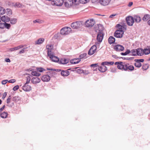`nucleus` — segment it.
Instances as JSON below:
<instances>
[{"mask_svg": "<svg viewBox=\"0 0 150 150\" xmlns=\"http://www.w3.org/2000/svg\"><path fill=\"white\" fill-rule=\"evenodd\" d=\"M115 64H118L117 67L118 69H123L125 71L129 70L131 71L134 70V67L132 65H129L128 63H123L122 62H116Z\"/></svg>", "mask_w": 150, "mask_h": 150, "instance_id": "1", "label": "nucleus"}, {"mask_svg": "<svg viewBox=\"0 0 150 150\" xmlns=\"http://www.w3.org/2000/svg\"><path fill=\"white\" fill-rule=\"evenodd\" d=\"M97 29L95 30L96 32L98 33L97 35V39L99 42H101L102 41L103 38L104 34L103 31V26L100 25H98L97 27H96Z\"/></svg>", "mask_w": 150, "mask_h": 150, "instance_id": "2", "label": "nucleus"}, {"mask_svg": "<svg viewBox=\"0 0 150 150\" xmlns=\"http://www.w3.org/2000/svg\"><path fill=\"white\" fill-rule=\"evenodd\" d=\"M30 76H28L27 77L26 82L23 86V89L25 91H29L31 89V87L27 85V84L30 82Z\"/></svg>", "mask_w": 150, "mask_h": 150, "instance_id": "3", "label": "nucleus"}, {"mask_svg": "<svg viewBox=\"0 0 150 150\" xmlns=\"http://www.w3.org/2000/svg\"><path fill=\"white\" fill-rule=\"evenodd\" d=\"M64 4L65 6L67 7L73 6H75L78 5V4L75 3V0H65Z\"/></svg>", "mask_w": 150, "mask_h": 150, "instance_id": "4", "label": "nucleus"}, {"mask_svg": "<svg viewBox=\"0 0 150 150\" xmlns=\"http://www.w3.org/2000/svg\"><path fill=\"white\" fill-rule=\"evenodd\" d=\"M71 31L70 28L66 27L62 28L60 30V34L63 35H66L69 34Z\"/></svg>", "mask_w": 150, "mask_h": 150, "instance_id": "5", "label": "nucleus"}, {"mask_svg": "<svg viewBox=\"0 0 150 150\" xmlns=\"http://www.w3.org/2000/svg\"><path fill=\"white\" fill-rule=\"evenodd\" d=\"M82 25L81 21H79L74 22L71 24V27L74 29H77L82 26Z\"/></svg>", "mask_w": 150, "mask_h": 150, "instance_id": "6", "label": "nucleus"}, {"mask_svg": "<svg viewBox=\"0 0 150 150\" xmlns=\"http://www.w3.org/2000/svg\"><path fill=\"white\" fill-rule=\"evenodd\" d=\"M126 21L127 24L130 26L133 25L134 22L133 17L131 16L127 17L126 18Z\"/></svg>", "mask_w": 150, "mask_h": 150, "instance_id": "7", "label": "nucleus"}, {"mask_svg": "<svg viewBox=\"0 0 150 150\" xmlns=\"http://www.w3.org/2000/svg\"><path fill=\"white\" fill-rule=\"evenodd\" d=\"M64 0H53L51 1V4L53 5L61 6L63 4Z\"/></svg>", "mask_w": 150, "mask_h": 150, "instance_id": "8", "label": "nucleus"}, {"mask_svg": "<svg viewBox=\"0 0 150 150\" xmlns=\"http://www.w3.org/2000/svg\"><path fill=\"white\" fill-rule=\"evenodd\" d=\"M124 31L123 30H117L116 31L114 34V36L117 38H121L124 34Z\"/></svg>", "mask_w": 150, "mask_h": 150, "instance_id": "9", "label": "nucleus"}, {"mask_svg": "<svg viewBox=\"0 0 150 150\" xmlns=\"http://www.w3.org/2000/svg\"><path fill=\"white\" fill-rule=\"evenodd\" d=\"M95 23L93 19H88L86 21L85 25L86 27L90 28L93 26Z\"/></svg>", "mask_w": 150, "mask_h": 150, "instance_id": "10", "label": "nucleus"}, {"mask_svg": "<svg viewBox=\"0 0 150 150\" xmlns=\"http://www.w3.org/2000/svg\"><path fill=\"white\" fill-rule=\"evenodd\" d=\"M53 48V46L51 44H48L46 46V48L47 50L48 55L54 52Z\"/></svg>", "mask_w": 150, "mask_h": 150, "instance_id": "11", "label": "nucleus"}, {"mask_svg": "<svg viewBox=\"0 0 150 150\" xmlns=\"http://www.w3.org/2000/svg\"><path fill=\"white\" fill-rule=\"evenodd\" d=\"M48 56L53 62H57L59 61V59L58 57L54 55V52Z\"/></svg>", "mask_w": 150, "mask_h": 150, "instance_id": "12", "label": "nucleus"}, {"mask_svg": "<svg viewBox=\"0 0 150 150\" xmlns=\"http://www.w3.org/2000/svg\"><path fill=\"white\" fill-rule=\"evenodd\" d=\"M97 49V47L95 45H93L90 49L88 52V54L92 55L95 53Z\"/></svg>", "mask_w": 150, "mask_h": 150, "instance_id": "13", "label": "nucleus"}, {"mask_svg": "<svg viewBox=\"0 0 150 150\" xmlns=\"http://www.w3.org/2000/svg\"><path fill=\"white\" fill-rule=\"evenodd\" d=\"M114 49L117 51H122L124 50V47L121 45H117L114 47Z\"/></svg>", "mask_w": 150, "mask_h": 150, "instance_id": "14", "label": "nucleus"}, {"mask_svg": "<svg viewBox=\"0 0 150 150\" xmlns=\"http://www.w3.org/2000/svg\"><path fill=\"white\" fill-rule=\"evenodd\" d=\"M111 0H100V4L104 6L108 5L110 2Z\"/></svg>", "mask_w": 150, "mask_h": 150, "instance_id": "15", "label": "nucleus"}, {"mask_svg": "<svg viewBox=\"0 0 150 150\" xmlns=\"http://www.w3.org/2000/svg\"><path fill=\"white\" fill-rule=\"evenodd\" d=\"M42 80L44 82H48L50 79V77L47 75H44L41 77Z\"/></svg>", "mask_w": 150, "mask_h": 150, "instance_id": "16", "label": "nucleus"}, {"mask_svg": "<svg viewBox=\"0 0 150 150\" xmlns=\"http://www.w3.org/2000/svg\"><path fill=\"white\" fill-rule=\"evenodd\" d=\"M89 0H75V3L78 4V5L79 3L85 4L87 3Z\"/></svg>", "mask_w": 150, "mask_h": 150, "instance_id": "17", "label": "nucleus"}, {"mask_svg": "<svg viewBox=\"0 0 150 150\" xmlns=\"http://www.w3.org/2000/svg\"><path fill=\"white\" fill-rule=\"evenodd\" d=\"M1 20L5 23L8 22L10 21V19L9 17L7 16H4L1 17Z\"/></svg>", "mask_w": 150, "mask_h": 150, "instance_id": "18", "label": "nucleus"}, {"mask_svg": "<svg viewBox=\"0 0 150 150\" xmlns=\"http://www.w3.org/2000/svg\"><path fill=\"white\" fill-rule=\"evenodd\" d=\"M98 69L100 71L102 72H104L107 70L106 67L105 66H99Z\"/></svg>", "mask_w": 150, "mask_h": 150, "instance_id": "19", "label": "nucleus"}, {"mask_svg": "<svg viewBox=\"0 0 150 150\" xmlns=\"http://www.w3.org/2000/svg\"><path fill=\"white\" fill-rule=\"evenodd\" d=\"M134 20L135 22L137 23H139L140 22L141 20V19L140 17L139 16L135 15L134 16Z\"/></svg>", "mask_w": 150, "mask_h": 150, "instance_id": "20", "label": "nucleus"}, {"mask_svg": "<svg viewBox=\"0 0 150 150\" xmlns=\"http://www.w3.org/2000/svg\"><path fill=\"white\" fill-rule=\"evenodd\" d=\"M61 75L64 76H67L69 75V72L67 70H62L61 72Z\"/></svg>", "mask_w": 150, "mask_h": 150, "instance_id": "21", "label": "nucleus"}, {"mask_svg": "<svg viewBox=\"0 0 150 150\" xmlns=\"http://www.w3.org/2000/svg\"><path fill=\"white\" fill-rule=\"evenodd\" d=\"M80 61V59L79 58L74 59L71 60L70 61V62L72 64H76L78 63Z\"/></svg>", "mask_w": 150, "mask_h": 150, "instance_id": "22", "label": "nucleus"}, {"mask_svg": "<svg viewBox=\"0 0 150 150\" xmlns=\"http://www.w3.org/2000/svg\"><path fill=\"white\" fill-rule=\"evenodd\" d=\"M137 55L139 56H142L144 54V50L141 49H138L137 50Z\"/></svg>", "mask_w": 150, "mask_h": 150, "instance_id": "23", "label": "nucleus"}, {"mask_svg": "<svg viewBox=\"0 0 150 150\" xmlns=\"http://www.w3.org/2000/svg\"><path fill=\"white\" fill-rule=\"evenodd\" d=\"M69 61L68 59L65 58H62L60 60V63L63 64H65L67 63Z\"/></svg>", "mask_w": 150, "mask_h": 150, "instance_id": "24", "label": "nucleus"}, {"mask_svg": "<svg viewBox=\"0 0 150 150\" xmlns=\"http://www.w3.org/2000/svg\"><path fill=\"white\" fill-rule=\"evenodd\" d=\"M115 41V39L113 37L111 36L108 39V42L110 44L114 43Z\"/></svg>", "mask_w": 150, "mask_h": 150, "instance_id": "25", "label": "nucleus"}, {"mask_svg": "<svg viewBox=\"0 0 150 150\" xmlns=\"http://www.w3.org/2000/svg\"><path fill=\"white\" fill-rule=\"evenodd\" d=\"M150 18V15L149 14H145L142 18V20L144 21H147Z\"/></svg>", "mask_w": 150, "mask_h": 150, "instance_id": "26", "label": "nucleus"}, {"mask_svg": "<svg viewBox=\"0 0 150 150\" xmlns=\"http://www.w3.org/2000/svg\"><path fill=\"white\" fill-rule=\"evenodd\" d=\"M13 6L15 7L23 8L24 7L23 5L18 2L14 4Z\"/></svg>", "mask_w": 150, "mask_h": 150, "instance_id": "27", "label": "nucleus"}, {"mask_svg": "<svg viewBox=\"0 0 150 150\" xmlns=\"http://www.w3.org/2000/svg\"><path fill=\"white\" fill-rule=\"evenodd\" d=\"M0 115L1 117L3 118H6L8 116L7 113L5 112H4L2 113H1Z\"/></svg>", "mask_w": 150, "mask_h": 150, "instance_id": "28", "label": "nucleus"}, {"mask_svg": "<svg viewBox=\"0 0 150 150\" xmlns=\"http://www.w3.org/2000/svg\"><path fill=\"white\" fill-rule=\"evenodd\" d=\"M150 53V48L148 47L144 50V54H148Z\"/></svg>", "mask_w": 150, "mask_h": 150, "instance_id": "29", "label": "nucleus"}, {"mask_svg": "<svg viewBox=\"0 0 150 150\" xmlns=\"http://www.w3.org/2000/svg\"><path fill=\"white\" fill-rule=\"evenodd\" d=\"M10 23L12 24H15L17 22V19L16 18H12L10 19Z\"/></svg>", "mask_w": 150, "mask_h": 150, "instance_id": "30", "label": "nucleus"}, {"mask_svg": "<svg viewBox=\"0 0 150 150\" xmlns=\"http://www.w3.org/2000/svg\"><path fill=\"white\" fill-rule=\"evenodd\" d=\"M5 13V10L3 7L0 6V15H2Z\"/></svg>", "mask_w": 150, "mask_h": 150, "instance_id": "31", "label": "nucleus"}, {"mask_svg": "<svg viewBox=\"0 0 150 150\" xmlns=\"http://www.w3.org/2000/svg\"><path fill=\"white\" fill-rule=\"evenodd\" d=\"M130 53H132V56H137V50L132 49L130 51Z\"/></svg>", "mask_w": 150, "mask_h": 150, "instance_id": "32", "label": "nucleus"}, {"mask_svg": "<svg viewBox=\"0 0 150 150\" xmlns=\"http://www.w3.org/2000/svg\"><path fill=\"white\" fill-rule=\"evenodd\" d=\"M5 13L9 16L12 14V11L10 9L7 8L5 10Z\"/></svg>", "mask_w": 150, "mask_h": 150, "instance_id": "33", "label": "nucleus"}, {"mask_svg": "<svg viewBox=\"0 0 150 150\" xmlns=\"http://www.w3.org/2000/svg\"><path fill=\"white\" fill-rule=\"evenodd\" d=\"M38 77H33L32 80L31 81L33 84H36L38 83Z\"/></svg>", "mask_w": 150, "mask_h": 150, "instance_id": "34", "label": "nucleus"}, {"mask_svg": "<svg viewBox=\"0 0 150 150\" xmlns=\"http://www.w3.org/2000/svg\"><path fill=\"white\" fill-rule=\"evenodd\" d=\"M45 41L44 38H40L38 39V45L42 44Z\"/></svg>", "mask_w": 150, "mask_h": 150, "instance_id": "35", "label": "nucleus"}, {"mask_svg": "<svg viewBox=\"0 0 150 150\" xmlns=\"http://www.w3.org/2000/svg\"><path fill=\"white\" fill-rule=\"evenodd\" d=\"M117 28L119 29V30H123L125 29L124 27L122 26L120 24H117Z\"/></svg>", "mask_w": 150, "mask_h": 150, "instance_id": "36", "label": "nucleus"}, {"mask_svg": "<svg viewBox=\"0 0 150 150\" xmlns=\"http://www.w3.org/2000/svg\"><path fill=\"white\" fill-rule=\"evenodd\" d=\"M5 28L7 29H9L11 27V25L10 24L8 23H4Z\"/></svg>", "mask_w": 150, "mask_h": 150, "instance_id": "37", "label": "nucleus"}, {"mask_svg": "<svg viewBox=\"0 0 150 150\" xmlns=\"http://www.w3.org/2000/svg\"><path fill=\"white\" fill-rule=\"evenodd\" d=\"M135 66L137 67H140L142 66L141 64L139 62L137 61L135 64Z\"/></svg>", "mask_w": 150, "mask_h": 150, "instance_id": "38", "label": "nucleus"}, {"mask_svg": "<svg viewBox=\"0 0 150 150\" xmlns=\"http://www.w3.org/2000/svg\"><path fill=\"white\" fill-rule=\"evenodd\" d=\"M5 28L4 23H0V29H4Z\"/></svg>", "mask_w": 150, "mask_h": 150, "instance_id": "39", "label": "nucleus"}, {"mask_svg": "<svg viewBox=\"0 0 150 150\" xmlns=\"http://www.w3.org/2000/svg\"><path fill=\"white\" fill-rule=\"evenodd\" d=\"M99 66H98V64H93L91 65V67H93V68H96V69H98V67Z\"/></svg>", "mask_w": 150, "mask_h": 150, "instance_id": "40", "label": "nucleus"}, {"mask_svg": "<svg viewBox=\"0 0 150 150\" xmlns=\"http://www.w3.org/2000/svg\"><path fill=\"white\" fill-rule=\"evenodd\" d=\"M86 53H83V54H81L80 56L79 57H80V59H82L83 58H84L86 56Z\"/></svg>", "mask_w": 150, "mask_h": 150, "instance_id": "41", "label": "nucleus"}, {"mask_svg": "<svg viewBox=\"0 0 150 150\" xmlns=\"http://www.w3.org/2000/svg\"><path fill=\"white\" fill-rule=\"evenodd\" d=\"M18 50V46L12 48H10L9 49V50L10 51L12 52L13 51L15 50Z\"/></svg>", "mask_w": 150, "mask_h": 150, "instance_id": "42", "label": "nucleus"}, {"mask_svg": "<svg viewBox=\"0 0 150 150\" xmlns=\"http://www.w3.org/2000/svg\"><path fill=\"white\" fill-rule=\"evenodd\" d=\"M46 71L45 69H44L42 68V67H39L38 68V71L41 72L44 71Z\"/></svg>", "mask_w": 150, "mask_h": 150, "instance_id": "43", "label": "nucleus"}, {"mask_svg": "<svg viewBox=\"0 0 150 150\" xmlns=\"http://www.w3.org/2000/svg\"><path fill=\"white\" fill-rule=\"evenodd\" d=\"M31 74L34 76H38V73L37 72L35 71H33L31 73Z\"/></svg>", "mask_w": 150, "mask_h": 150, "instance_id": "44", "label": "nucleus"}, {"mask_svg": "<svg viewBox=\"0 0 150 150\" xmlns=\"http://www.w3.org/2000/svg\"><path fill=\"white\" fill-rule=\"evenodd\" d=\"M18 97L16 96H15L13 98H12V100L13 101H17L18 100Z\"/></svg>", "mask_w": 150, "mask_h": 150, "instance_id": "45", "label": "nucleus"}, {"mask_svg": "<svg viewBox=\"0 0 150 150\" xmlns=\"http://www.w3.org/2000/svg\"><path fill=\"white\" fill-rule=\"evenodd\" d=\"M11 96H10L8 98V99H7V101H6V103L8 104L10 103V100H11Z\"/></svg>", "mask_w": 150, "mask_h": 150, "instance_id": "46", "label": "nucleus"}, {"mask_svg": "<svg viewBox=\"0 0 150 150\" xmlns=\"http://www.w3.org/2000/svg\"><path fill=\"white\" fill-rule=\"evenodd\" d=\"M7 82H8V80H4L1 81V83L3 85H4L6 84Z\"/></svg>", "mask_w": 150, "mask_h": 150, "instance_id": "47", "label": "nucleus"}, {"mask_svg": "<svg viewBox=\"0 0 150 150\" xmlns=\"http://www.w3.org/2000/svg\"><path fill=\"white\" fill-rule=\"evenodd\" d=\"M19 88V86L18 85H17L16 86H14L13 88V90L14 91H15L16 90H18Z\"/></svg>", "mask_w": 150, "mask_h": 150, "instance_id": "48", "label": "nucleus"}, {"mask_svg": "<svg viewBox=\"0 0 150 150\" xmlns=\"http://www.w3.org/2000/svg\"><path fill=\"white\" fill-rule=\"evenodd\" d=\"M26 48H27V47H26ZM25 49L26 48H23V49L19 52V53L21 54L24 53L25 52Z\"/></svg>", "mask_w": 150, "mask_h": 150, "instance_id": "49", "label": "nucleus"}, {"mask_svg": "<svg viewBox=\"0 0 150 150\" xmlns=\"http://www.w3.org/2000/svg\"><path fill=\"white\" fill-rule=\"evenodd\" d=\"M77 72L79 73H82L83 72V71L81 69H79L77 70Z\"/></svg>", "mask_w": 150, "mask_h": 150, "instance_id": "50", "label": "nucleus"}, {"mask_svg": "<svg viewBox=\"0 0 150 150\" xmlns=\"http://www.w3.org/2000/svg\"><path fill=\"white\" fill-rule=\"evenodd\" d=\"M100 1L99 0H92V2L93 3L96 4Z\"/></svg>", "mask_w": 150, "mask_h": 150, "instance_id": "51", "label": "nucleus"}, {"mask_svg": "<svg viewBox=\"0 0 150 150\" xmlns=\"http://www.w3.org/2000/svg\"><path fill=\"white\" fill-rule=\"evenodd\" d=\"M16 81V80L14 79H12L10 80L9 81H8V82L10 83H14Z\"/></svg>", "mask_w": 150, "mask_h": 150, "instance_id": "52", "label": "nucleus"}, {"mask_svg": "<svg viewBox=\"0 0 150 150\" xmlns=\"http://www.w3.org/2000/svg\"><path fill=\"white\" fill-rule=\"evenodd\" d=\"M108 62H103L102 63L101 65H103V66H104V65H108Z\"/></svg>", "mask_w": 150, "mask_h": 150, "instance_id": "53", "label": "nucleus"}, {"mask_svg": "<svg viewBox=\"0 0 150 150\" xmlns=\"http://www.w3.org/2000/svg\"><path fill=\"white\" fill-rule=\"evenodd\" d=\"M7 95V93L5 92L4 93L3 96L2 97V98L3 99H4L6 97Z\"/></svg>", "mask_w": 150, "mask_h": 150, "instance_id": "54", "label": "nucleus"}, {"mask_svg": "<svg viewBox=\"0 0 150 150\" xmlns=\"http://www.w3.org/2000/svg\"><path fill=\"white\" fill-rule=\"evenodd\" d=\"M5 61L6 62H11L9 58H6L5 59Z\"/></svg>", "mask_w": 150, "mask_h": 150, "instance_id": "55", "label": "nucleus"}, {"mask_svg": "<svg viewBox=\"0 0 150 150\" xmlns=\"http://www.w3.org/2000/svg\"><path fill=\"white\" fill-rule=\"evenodd\" d=\"M133 4V2H129L128 5V6L129 7L131 6Z\"/></svg>", "mask_w": 150, "mask_h": 150, "instance_id": "56", "label": "nucleus"}, {"mask_svg": "<svg viewBox=\"0 0 150 150\" xmlns=\"http://www.w3.org/2000/svg\"><path fill=\"white\" fill-rule=\"evenodd\" d=\"M5 107V105H4L3 107L0 108V112L2 111L4 108Z\"/></svg>", "mask_w": 150, "mask_h": 150, "instance_id": "57", "label": "nucleus"}, {"mask_svg": "<svg viewBox=\"0 0 150 150\" xmlns=\"http://www.w3.org/2000/svg\"><path fill=\"white\" fill-rule=\"evenodd\" d=\"M137 60L138 62H143L144 61V59H137Z\"/></svg>", "mask_w": 150, "mask_h": 150, "instance_id": "58", "label": "nucleus"}, {"mask_svg": "<svg viewBox=\"0 0 150 150\" xmlns=\"http://www.w3.org/2000/svg\"><path fill=\"white\" fill-rule=\"evenodd\" d=\"M116 15V14H112L110 15L109 16V18H112L114 16H115Z\"/></svg>", "mask_w": 150, "mask_h": 150, "instance_id": "59", "label": "nucleus"}, {"mask_svg": "<svg viewBox=\"0 0 150 150\" xmlns=\"http://www.w3.org/2000/svg\"><path fill=\"white\" fill-rule=\"evenodd\" d=\"M108 65H112L113 64L114 62H108Z\"/></svg>", "mask_w": 150, "mask_h": 150, "instance_id": "60", "label": "nucleus"}, {"mask_svg": "<svg viewBox=\"0 0 150 150\" xmlns=\"http://www.w3.org/2000/svg\"><path fill=\"white\" fill-rule=\"evenodd\" d=\"M130 52V51L129 50H127L125 52L126 54V55H127V54H129Z\"/></svg>", "mask_w": 150, "mask_h": 150, "instance_id": "61", "label": "nucleus"}, {"mask_svg": "<svg viewBox=\"0 0 150 150\" xmlns=\"http://www.w3.org/2000/svg\"><path fill=\"white\" fill-rule=\"evenodd\" d=\"M24 46L23 45H20L18 46V49H19L21 48L22 47H24Z\"/></svg>", "mask_w": 150, "mask_h": 150, "instance_id": "62", "label": "nucleus"}, {"mask_svg": "<svg viewBox=\"0 0 150 150\" xmlns=\"http://www.w3.org/2000/svg\"><path fill=\"white\" fill-rule=\"evenodd\" d=\"M122 58L123 59H126L127 60H129L130 59V58L127 57V58H125V57H122Z\"/></svg>", "mask_w": 150, "mask_h": 150, "instance_id": "63", "label": "nucleus"}, {"mask_svg": "<svg viewBox=\"0 0 150 150\" xmlns=\"http://www.w3.org/2000/svg\"><path fill=\"white\" fill-rule=\"evenodd\" d=\"M121 54L122 55H126V54L125 52V53L121 52Z\"/></svg>", "mask_w": 150, "mask_h": 150, "instance_id": "64", "label": "nucleus"}]
</instances>
